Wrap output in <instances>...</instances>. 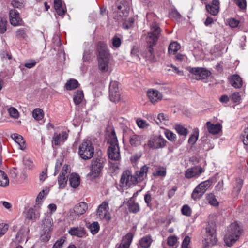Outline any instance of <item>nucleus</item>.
Segmentation results:
<instances>
[{
  "label": "nucleus",
  "instance_id": "obj_37",
  "mask_svg": "<svg viewBox=\"0 0 248 248\" xmlns=\"http://www.w3.org/2000/svg\"><path fill=\"white\" fill-rule=\"evenodd\" d=\"M78 81L74 79H70L65 84V88L67 90H73L78 87Z\"/></svg>",
  "mask_w": 248,
  "mask_h": 248
},
{
  "label": "nucleus",
  "instance_id": "obj_21",
  "mask_svg": "<svg viewBox=\"0 0 248 248\" xmlns=\"http://www.w3.org/2000/svg\"><path fill=\"white\" fill-rule=\"evenodd\" d=\"M206 125L208 131L212 135L217 134L222 129V125L219 123L213 124L210 122H207Z\"/></svg>",
  "mask_w": 248,
  "mask_h": 248
},
{
  "label": "nucleus",
  "instance_id": "obj_11",
  "mask_svg": "<svg viewBox=\"0 0 248 248\" xmlns=\"http://www.w3.org/2000/svg\"><path fill=\"white\" fill-rule=\"evenodd\" d=\"M189 71L195 75V78L197 80H201L208 77L210 72L202 68H189Z\"/></svg>",
  "mask_w": 248,
  "mask_h": 248
},
{
  "label": "nucleus",
  "instance_id": "obj_43",
  "mask_svg": "<svg viewBox=\"0 0 248 248\" xmlns=\"http://www.w3.org/2000/svg\"><path fill=\"white\" fill-rule=\"evenodd\" d=\"M9 183V179L5 172L0 170V186H6Z\"/></svg>",
  "mask_w": 248,
  "mask_h": 248
},
{
  "label": "nucleus",
  "instance_id": "obj_60",
  "mask_svg": "<svg viewBox=\"0 0 248 248\" xmlns=\"http://www.w3.org/2000/svg\"><path fill=\"white\" fill-rule=\"evenodd\" d=\"M18 171L16 169H13L9 170V175L11 178L13 179L15 181L17 180Z\"/></svg>",
  "mask_w": 248,
  "mask_h": 248
},
{
  "label": "nucleus",
  "instance_id": "obj_61",
  "mask_svg": "<svg viewBox=\"0 0 248 248\" xmlns=\"http://www.w3.org/2000/svg\"><path fill=\"white\" fill-rule=\"evenodd\" d=\"M230 98L233 102L239 103L241 100V95L239 93L235 92L231 95Z\"/></svg>",
  "mask_w": 248,
  "mask_h": 248
},
{
  "label": "nucleus",
  "instance_id": "obj_10",
  "mask_svg": "<svg viewBox=\"0 0 248 248\" xmlns=\"http://www.w3.org/2000/svg\"><path fill=\"white\" fill-rule=\"evenodd\" d=\"M166 142L161 136H155L148 141L147 145L151 148L159 149L164 147Z\"/></svg>",
  "mask_w": 248,
  "mask_h": 248
},
{
  "label": "nucleus",
  "instance_id": "obj_20",
  "mask_svg": "<svg viewBox=\"0 0 248 248\" xmlns=\"http://www.w3.org/2000/svg\"><path fill=\"white\" fill-rule=\"evenodd\" d=\"M54 7L58 15L60 16H63L66 12V7L62 0H54Z\"/></svg>",
  "mask_w": 248,
  "mask_h": 248
},
{
  "label": "nucleus",
  "instance_id": "obj_25",
  "mask_svg": "<svg viewBox=\"0 0 248 248\" xmlns=\"http://www.w3.org/2000/svg\"><path fill=\"white\" fill-rule=\"evenodd\" d=\"M11 138L19 146V148L21 150H24L26 148L25 140L23 137L17 133H14L11 135Z\"/></svg>",
  "mask_w": 248,
  "mask_h": 248
},
{
  "label": "nucleus",
  "instance_id": "obj_33",
  "mask_svg": "<svg viewBox=\"0 0 248 248\" xmlns=\"http://www.w3.org/2000/svg\"><path fill=\"white\" fill-rule=\"evenodd\" d=\"M68 232L71 235L78 237H82L85 233L84 229L82 227L71 228Z\"/></svg>",
  "mask_w": 248,
  "mask_h": 248
},
{
  "label": "nucleus",
  "instance_id": "obj_17",
  "mask_svg": "<svg viewBox=\"0 0 248 248\" xmlns=\"http://www.w3.org/2000/svg\"><path fill=\"white\" fill-rule=\"evenodd\" d=\"M219 0H213L210 4L206 5V9L211 15L216 16L219 11Z\"/></svg>",
  "mask_w": 248,
  "mask_h": 248
},
{
  "label": "nucleus",
  "instance_id": "obj_15",
  "mask_svg": "<svg viewBox=\"0 0 248 248\" xmlns=\"http://www.w3.org/2000/svg\"><path fill=\"white\" fill-rule=\"evenodd\" d=\"M147 95L153 104L161 100L162 98V94L158 91L152 89L147 91Z\"/></svg>",
  "mask_w": 248,
  "mask_h": 248
},
{
  "label": "nucleus",
  "instance_id": "obj_2",
  "mask_svg": "<svg viewBox=\"0 0 248 248\" xmlns=\"http://www.w3.org/2000/svg\"><path fill=\"white\" fill-rule=\"evenodd\" d=\"M241 234V228L239 224L234 222L231 223L227 228L224 237V241L227 246H232L238 239Z\"/></svg>",
  "mask_w": 248,
  "mask_h": 248
},
{
  "label": "nucleus",
  "instance_id": "obj_40",
  "mask_svg": "<svg viewBox=\"0 0 248 248\" xmlns=\"http://www.w3.org/2000/svg\"><path fill=\"white\" fill-rule=\"evenodd\" d=\"M161 31L162 30L156 22H152L150 24V31L149 32L160 35Z\"/></svg>",
  "mask_w": 248,
  "mask_h": 248
},
{
  "label": "nucleus",
  "instance_id": "obj_38",
  "mask_svg": "<svg viewBox=\"0 0 248 248\" xmlns=\"http://www.w3.org/2000/svg\"><path fill=\"white\" fill-rule=\"evenodd\" d=\"M206 198L208 202L212 206H217L219 204L216 196L212 193H208L206 195Z\"/></svg>",
  "mask_w": 248,
  "mask_h": 248
},
{
  "label": "nucleus",
  "instance_id": "obj_62",
  "mask_svg": "<svg viewBox=\"0 0 248 248\" xmlns=\"http://www.w3.org/2000/svg\"><path fill=\"white\" fill-rule=\"evenodd\" d=\"M8 225L7 224H0V237L3 236L8 229Z\"/></svg>",
  "mask_w": 248,
  "mask_h": 248
},
{
  "label": "nucleus",
  "instance_id": "obj_51",
  "mask_svg": "<svg viewBox=\"0 0 248 248\" xmlns=\"http://www.w3.org/2000/svg\"><path fill=\"white\" fill-rule=\"evenodd\" d=\"M166 138L170 141H175L176 140V135L170 130H166L164 132Z\"/></svg>",
  "mask_w": 248,
  "mask_h": 248
},
{
  "label": "nucleus",
  "instance_id": "obj_27",
  "mask_svg": "<svg viewBox=\"0 0 248 248\" xmlns=\"http://www.w3.org/2000/svg\"><path fill=\"white\" fill-rule=\"evenodd\" d=\"M49 190L48 188H46L40 192L36 199V203L34 205V208L40 209L42 204V200L45 198L48 193Z\"/></svg>",
  "mask_w": 248,
  "mask_h": 248
},
{
  "label": "nucleus",
  "instance_id": "obj_64",
  "mask_svg": "<svg viewBox=\"0 0 248 248\" xmlns=\"http://www.w3.org/2000/svg\"><path fill=\"white\" fill-rule=\"evenodd\" d=\"M136 123L140 128H145L148 126V124L146 121L141 119H137L136 120Z\"/></svg>",
  "mask_w": 248,
  "mask_h": 248
},
{
  "label": "nucleus",
  "instance_id": "obj_7",
  "mask_svg": "<svg viewBox=\"0 0 248 248\" xmlns=\"http://www.w3.org/2000/svg\"><path fill=\"white\" fill-rule=\"evenodd\" d=\"M216 228L213 224H209L206 228V234L204 236V244L213 246L216 244L217 239L216 235Z\"/></svg>",
  "mask_w": 248,
  "mask_h": 248
},
{
  "label": "nucleus",
  "instance_id": "obj_19",
  "mask_svg": "<svg viewBox=\"0 0 248 248\" xmlns=\"http://www.w3.org/2000/svg\"><path fill=\"white\" fill-rule=\"evenodd\" d=\"M148 169L149 167L145 165L139 170L136 171L135 176L137 179V182H141L147 178Z\"/></svg>",
  "mask_w": 248,
  "mask_h": 248
},
{
  "label": "nucleus",
  "instance_id": "obj_44",
  "mask_svg": "<svg viewBox=\"0 0 248 248\" xmlns=\"http://www.w3.org/2000/svg\"><path fill=\"white\" fill-rule=\"evenodd\" d=\"M23 164L26 168L31 170L34 167V164L32 159L28 155H26L23 157Z\"/></svg>",
  "mask_w": 248,
  "mask_h": 248
},
{
  "label": "nucleus",
  "instance_id": "obj_14",
  "mask_svg": "<svg viewBox=\"0 0 248 248\" xmlns=\"http://www.w3.org/2000/svg\"><path fill=\"white\" fill-rule=\"evenodd\" d=\"M88 208V205L84 202H81L76 205L73 210L70 211V215L75 213L78 216L84 214Z\"/></svg>",
  "mask_w": 248,
  "mask_h": 248
},
{
  "label": "nucleus",
  "instance_id": "obj_23",
  "mask_svg": "<svg viewBox=\"0 0 248 248\" xmlns=\"http://www.w3.org/2000/svg\"><path fill=\"white\" fill-rule=\"evenodd\" d=\"M231 85L235 88H240L243 85V80L237 74L231 76L229 78Z\"/></svg>",
  "mask_w": 248,
  "mask_h": 248
},
{
  "label": "nucleus",
  "instance_id": "obj_8",
  "mask_svg": "<svg viewBox=\"0 0 248 248\" xmlns=\"http://www.w3.org/2000/svg\"><path fill=\"white\" fill-rule=\"evenodd\" d=\"M137 182V179L132 175L131 171L126 170L122 174L120 180V186L122 187H130Z\"/></svg>",
  "mask_w": 248,
  "mask_h": 248
},
{
  "label": "nucleus",
  "instance_id": "obj_5",
  "mask_svg": "<svg viewBox=\"0 0 248 248\" xmlns=\"http://www.w3.org/2000/svg\"><path fill=\"white\" fill-rule=\"evenodd\" d=\"M78 153L79 156L84 160L92 158L94 153V148L92 141L84 140L79 146Z\"/></svg>",
  "mask_w": 248,
  "mask_h": 248
},
{
  "label": "nucleus",
  "instance_id": "obj_36",
  "mask_svg": "<svg viewBox=\"0 0 248 248\" xmlns=\"http://www.w3.org/2000/svg\"><path fill=\"white\" fill-rule=\"evenodd\" d=\"M152 242V239L150 236H146L141 239L140 245L142 248H149Z\"/></svg>",
  "mask_w": 248,
  "mask_h": 248
},
{
  "label": "nucleus",
  "instance_id": "obj_47",
  "mask_svg": "<svg viewBox=\"0 0 248 248\" xmlns=\"http://www.w3.org/2000/svg\"><path fill=\"white\" fill-rule=\"evenodd\" d=\"M175 129L180 135L186 137L188 134L187 129L180 124H176L175 126Z\"/></svg>",
  "mask_w": 248,
  "mask_h": 248
},
{
  "label": "nucleus",
  "instance_id": "obj_22",
  "mask_svg": "<svg viewBox=\"0 0 248 248\" xmlns=\"http://www.w3.org/2000/svg\"><path fill=\"white\" fill-rule=\"evenodd\" d=\"M106 138L108 145H115V144L116 145H119L117 138L114 129H110V131L109 130L107 131Z\"/></svg>",
  "mask_w": 248,
  "mask_h": 248
},
{
  "label": "nucleus",
  "instance_id": "obj_3",
  "mask_svg": "<svg viewBox=\"0 0 248 248\" xmlns=\"http://www.w3.org/2000/svg\"><path fill=\"white\" fill-rule=\"evenodd\" d=\"M116 5L117 9V13L120 16L124 17V19H123V27L126 29L131 27L134 22V19L131 17L127 19L126 18L128 15L129 10L127 2L124 0H119Z\"/></svg>",
  "mask_w": 248,
  "mask_h": 248
},
{
  "label": "nucleus",
  "instance_id": "obj_52",
  "mask_svg": "<svg viewBox=\"0 0 248 248\" xmlns=\"http://www.w3.org/2000/svg\"><path fill=\"white\" fill-rule=\"evenodd\" d=\"M178 239L175 235L170 236L167 238V244L170 247H173L177 245Z\"/></svg>",
  "mask_w": 248,
  "mask_h": 248
},
{
  "label": "nucleus",
  "instance_id": "obj_16",
  "mask_svg": "<svg viewBox=\"0 0 248 248\" xmlns=\"http://www.w3.org/2000/svg\"><path fill=\"white\" fill-rule=\"evenodd\" d=\"M9 17L10 23L12 25L14 26L21 25L22 20L17 10H11L9 12Z\"/></svg>",
  "mask_w": 248,
  "mask_h": 248
},
{
  "label": "nucleus",
  "instance_id": "obj_4",
  "mask_svg": "<svg viewBox=\"0 0 248 248\" xmlns=\"http://www.w3.org/2000/svg\"><path fill=\"white\" fill-rule=\"evenodd\" d=\"M105 163L104 158L101 156L94 158L91 162L90 171L87 176L92 180L99 178L102 174Z\"/></svg>",
  "mask_w": 248,
  "mask_h": 248
},
{
  "label": "nucleus",
  "instance_id": "obj_6",
  "mask_svg": "<svg viewBox=\"0 0 248 248\" xmlns=\"http://www.w3.org/2000/svg\"><path fill=\"white\" fill-rule=\"evenodd\" d=\"M109 203L107 201L103 202L96 210L97 218L100 220L108 222L111 219L110 213L109 212Z\"/></svg>",
  "mask_w": 248,
  "mask_h": 248
},
{
  "label": "nucleus",
  "instance_id": "obj_57",
  "mask_svg": "<svg viewBox=\"0 0 248 248\" xmlns=\"http://www.w3.org/2000/svg\"><path fill=\"white\" fill-rule=\"evenodd\" d=\"M181 212L183 215L189 217L190 216L192 213V211L190 207L188 205H184L182 209Z\"/></svg>",
  "mask_w": 248,
  "mask_h": 248
},
{
  "label": "nucleus",
  "instance_id": "obj_49",
  "mask_svg": "<svg viewBox=\"0 0 248 248\" xmlns=\"http://www.w3.org/2000/svg\"><path fill=\"white\" fill-rule=\"evenodd\" d=\"M89 228L91 232L93 234H95L98 232L100 229V226L97 222L95 221L89 225Z\"/></svg>",
  "mask_w": 248,
  "mask_h": 248
},
{
  "label": "nucleus",
  "instance_id": "obj_54",
  "mask_svg": "<svg viewBox=\"0 0 248 248\" xmlns=\"http://www.w3.org/2000/svg\"><path fill=\"white\" fill-rule=\"evenodd\" d=\"M16 37L20 39H26L27 37L26 31L24 29H19L16 32Z\"/></svg>",
  "mask_w": 248,
  "mask_h": 248
},
{
  "label": "nucleus",
  "instance_id": "obj_24",
  "mask_svg": "<svg viewBox=\"0 0 248 248\" xmlns=\"http://www.w3.org/2000/svg\"><path fill=\"white\" fill-rule=\"evenodd\" d=\"M144 140L145 138L142 135L133 134L130 137L129 142L132 146H138L140 145Z\"/></svg>",
  "mask_w": 248,
  "mask_h": 248
},
{
  "label": "nucleus",
  "instance_id": "obj_13",
  "mask_svg": "<svg viewBox=\"0 0 248 248\" xmlns=\"http://www.w3.org/2000/svg\"><path fill=\"white\" fill-rule=\"evenodd\" d=\"M107 154L109 159L118 161L121 159L119 145H108Z\"/></svg>",
  "mask_w": 248,
  "mask_h": 248
},
{
  "label": "nucleus",
  "instance_id": "obj_42",
  "mask_svg": "<svg viewBox=\"0 0 248 248\" xmlns=\"http://www.w3.org/2000/svg\"><path fill=\"white\" fill-rule=\"evenodd\" d=\"M156 122L158 125H160L161 127L162 124L166 125L168 122V117L164 113H159L158 115Z\"/></svg>",
  "mask_w": 248,
  "mask_h": 248
},
{
  "label": "nucleus",
  "instance_id": "obj_35",
  "mask_svg": "<svg viewBox=\"0 0 248 248\" xmlns=\"http://www.w3.org/2000/svg\"><path fill=\"white\" fill-rule=\"evenodd\" d=\"M84 98V94L82 91L78 90L74 93L73 95V101L76 105L80 104Z\"/></svg>",
  "mask_w": 248,
  "mask_h": 248
},
{
  "label": "nucleus",
  "instance_id": "obj_29",
  "mask_svg": "<svg viewBox=\"0 0 248 248\" xmlns=\"http://www.w3.org/2000/svg\"><path fill=\"white\" fill-rule=\"evenodd\" d=\"M160 36L155 33L152 34L148 32L146 35L145 40L149 45L153 46L156 44Z\"/></svg>",
  "mask_w": 248,
  "mask_h": 248
},
{
  "label": "nucleus",
  "instance_id": "obj_58",
  "mask_svg": "<svg viewBox=\"0 0 248 248\" xmlns=\"http://www.w3.org/2000/svg\"><path fill=\"white\" fill-rule=\"evenodd\" d=\"M6 19L4 18H1L0 20V33H4L6 31Z\"/></svg>",
  "mask_w": 248,
  "mask_h": 248
},
{
  "label": "nucleus",
  "instance_id": "obj_50",
  "mask_svg": "<svg viewBox=\"0 0 248 248\" xmlns=\"http://www.w3.org/2000/svg\"><path fill=\"white\" fill-rule=\"evenodd\" d=\"M7 111L12 118L17 119L19 117V113L17 109L14 107H10L7 109Z\"/></svg>",
  "mask_w": 248,
  "mask_h": 248
},
{
  "label": "nucleus",
  "instance_id": "obj_1",
  "mask_svg": "<svg viewBox=\"0 0 248 248\" xmlns=\"http://www.w3.org/2000/svg\"><path fill=\"white\" fill-rule=\"evenodd\" d=\"M97 57L99 69L103 73L109 71L110 54L106 44L103 42L97 44Z\"/></svg>",
  "mask_w": 248,
  "mask_h": 248
},
{
  "label": "nucleus",
  "instance_id": "obj_9",
  "mask_svg": "<svg viewBox=\"0 0 248 248\" xmlns=\"http://www.w3.org/2000/svg\"><path fill=\"white\" fill-rule=\"evenodd\" d=\"M109 91V97L111 101L117 102L120 100L121 93L117 81H112L110 83Z\"/></svg>",
  "mask_w": 248,
  "mask_h": 248
},
{
  "label": "nucleus",
  "instance_id": "obj_59",
  "mask_svg": "<svg viewBox=\"0 0 248 248\" xmlns=\"http://www.w3.org/2000/svg\"><path fill=\"white\" fill-rule=\"evenodd\" d=\"M112 44L113 47L118 48L121 45V40L117 36H114L112 39Z\"/></svg>",
  "mask_w": 248,
  "mask_h": 248
},
{
  "label": "nucleus",
  "instance_id": "obj_31",
  "mask_svg": "<svg viewBox=\"0 0 248 248\" xmlns=\"http://www.w3.org/2000/svg\"><path fill=\"white\" fill-rule=\"evenodd\" d=\"M69 183L72 187L77 188L80 184L79 176L77 174H72L69 178Z\"/></svg>",
  "mask_w": 248,
  "mask_h": 248
},
{
  "label": "nucleus",
  "instance_id": "obj_18",
  "mask_svg": "<svg viewBox=\"0 0 248 248\" xmlns=\"http://www.w3.org/2000/svg\"><path fill=\"white\" fill-rule=\"evenodd\" d=\"M203 172L202 168L194 167L187 169L185 172V177L190 179L194 177L199 176Z\"/></svg>",
  "mask_w": 248,
  "mask_h": 248
},
{
  "label": "nucleus",
  "instance_id": "obj_30",
  "mask_svg": "<svg viewBox=\"0 0 248 248\" xmlns=\"http://www.w3.org/2000/svg\"><path fill=\"white\" fill-rule=\"evenodd\" d=\"M142 56L146 60L149 61H152L154 59V54L153 53V46H150L143 52Z\"/></svg>",
  "mask_w": 248,
  "mask_h": 248
},
{
  "label": "nucleus",
  "instance_id": "obj_39",
  "mask_svg": "<svg viewBox=\"0 0 248 248\" xmlns=\"http://www.w3.org/2000/svg\"><path fill=\"white\" fill-rule=\"evenodd\" d=\"M243 185V181L241 179H236V184L232 191V194L234 197L239 194Z\"/></svg>",
  "mask_w": 248,
  "mask_h": 248
},
{
  "label": "nucleus",
  "instance_id": "obj_34",
  "mask_svg": "<svg viewBox=\"0 0 248 248\" xmlns=\"http://www.w3.org/2000/svg\"><path fill=\"white\" fill-rule=\"evenodd\" d=\"M204 194L200 186H197L193 190L191 198L195 201L200 199Z\"/></svg>",
  "mask_w": 248,
  "mask_h": 248
},
{
  "label": "nucleus",
  "instance_id": "obj_63",
  "mask_svg": "<svg viewBox=\"0 0 248 248\" xmlns=\"http://www.w3.org/2000/svg\"><path fill=\"white\" fill-rule=\"evenodd\" d=\"M243 142L245 145L248 146V127L245 128L242 134Z\"/></svg>",
  "mask_w": 248,
  "mask_h": 248
},
{
  "label": "nucleus",
  "instance_id": "obj_55",
  "mask_svg": "<svg viewBox=\"0 0 248 248\" xmlns=\"http://www.w3.org/2000/svg\"><path fill=\"white\" fill-rule=\"evenodd\" d=\"M43 225L46 230H50L53 225V220L51 217H48L45 218L43 221Z\"/></svg>",
  "mask_w": 248,
  "mask_h": 248
},
{
  "label": "nucleus",
  "instance_id": "obj_26",
  "mask_svg": "<svg viewBox=\"0 0 248 248\" xmlns=\"http://www.w3.org/2000/svg\"><path fill=\"white\" fill-rule=\"evenodd\" d=\"M35 209H35L32 208H30L26 211L25 213L26 218L30 220H36L39 218L40 214L39 212L37 211L38 209Z\"/></svg>",
  "mask_w": 248,
  "mask_h": 248
},
{
  "label": "nucleus",
  "instance_id": "obj_48",
  "mask_svg": "<svg viewBox=\"0 0 248 248\" xmlns=\"http://www.w3.org/2000/svg\"><path fill=\"white\" fill-rule=\"evenodd\" d=\"M212 181L209 179L201 183L198 186H200V187H201L202 190L205 193L208 188L212 185Z\"/></svg>",
  "mask_w": 248,
  "mask_h": 248
},
{
  "label": "nucleus",
  "instance_id": "obj_53",
  "mask_svg": "<svg viewBox=\"0 0 248 248\" xmlns=\"http://www.w3.org/2000/svg\"><path fill=\"white\" fill-rule=\"evenodd\" d=\"M67 178L68 177H63L60 175L59 176L58 178V181L60 188L62 189L65 187L67 184L68 180Z\"/></svg>",
  "mask_w": 248,
  "mask_h": 248
},
{
  "label": "nucleus",
  "instance_id": "obj_46",
  "mask_svg": "<svg viewBox=\"0 0 248 248\" xmlns=\"http://www.w3.org/2000/svg\"><path fill=\"white\" fill-rule=\"evenodd\" d=\"M166 175V169L163 167H158L155 169V171L153 173L155 176L165 177Z\"/></svg>",
  "mask_w": 248,
  "mask_h": 248
},
{
  "label": "nucleus",
  "instance_id": "obj_56",
  "mask_svg": "<svg viewBox=\"0 0 248 248\" xmlns=\"http://www.w3.org/2000/svg\"><path fill=\"white\" fill-rule=\"evenodd\" d=\"M194 132L196 134L191 135L188 139V143L191 145L194 144L198 138V129H195Z\"/></svg>",
  "mask_w": 248,
  "mask_h": 248
},
{
  "label": "nucleus",
  "instance_id": "obj_41",
  "mask_svg": "<svg viewBox=\"0 0 248 248\" xmlns=\"http://www.w3.org/2000/svg\"><path fill=\"white\" fill-rule=\"evenodd\" d=\"M180 45L176 42L170 43L168 47L169 54L174 55L180 49Z\"/></svg>",
  "mask_w": 248,
  "mask_h": 248
},
{
  "label": "nucleus",
  "instance_id": "obj_32",
  "mask_svg": "<svg viewBox=\"0 0 248 248\" xmlns=\"http://www.w3.org/2000/svg\"><path fill=\"white\" fill-rule=\"evenodd\" d=\"M133 198H131L128 201V210L130 212L136 214L140 211V206L138 203L134 202Z\"/></svg>",
  "mask_w": 248,
  "mask_h": 248
},
{
  "label": "nucleus",
  "instance_id": "obj_12",
  "mask_svg": "<svg viewBox=\"0 0 248 248\" xmlns=\"http://www.w3.org/2000/svg\"><path fill=\"white\" fill-rule=\"evenodd\" d=\"M68 137V133L67 131H62L60 133H55L53 135L52 143L56 146L63 144Z\"/></svg>",
  "mask_w": 248,
  "mask_h": 248
},
{
  "label": "nucleus",
  "instance_id": "obj_28",
  "mask_svg": "<svg viewBox=\"0 0 248 248\" xmlns=\"http://www.w3.org/2000/svg\"><path fill=\"white\" fill-rule=\"evenodd\" d=\"M133 235L131 233H128L122 239L121 244L118 248H129L132 241Z\"/></svg>",
  "mask_w": 248,
  "mask_h": 248
},
{
  "label": "nucleus",
  "instance_id": "obj_45",
  "mask_svg": "<svg viewBox=\"0 0 248 248\" xmlns=\"http://www.w3.org/2000/svg\"><path fill=\"white\" fill-rule=\"evenodd\" d=\"M32 116L37 121L41 120L44 117L43 111L39 108H35L33 110Z\"/></svg>",
  "mask_w": 248,
  "mask_h": 248
}]
</instances>
